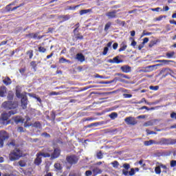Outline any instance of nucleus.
<instances>
[{
	"label": "nucleus",
	"mask_w": 176,
	"mask_h": 176,
	"mask_svg": "<svg viewBox=\"0 0 176 176\" xmlns=\"http://www.w3.org/2000/svg\"><path fill=\"white\" fill-rule=\"evenodd\" d=\"M38 52H41V53H45L46 52V49L43 47H39Z\"/></svg>",
	"instance_id": "nucleus-38"
},
{
	"label": "nucleus",
	"mask_w": 176,
	"mask_h": 176,
	"mask_svg": "<svg viewBox=\"0 0 176 176\" xmlns=\"http://www.w3.org/2000/svg\"><path fill=\"white\" fill-rule=\"evenodd\" d=\"M131 46H136L137 45V42H135V41L133 40L131 42Z\"/></svg>",
	"instance_id": "nucleus-57"
},
{
	"label": "nucleus",
	"mask_w": 176,
	"mask_h": 176,
	"mask_svg": "<svg viewBox=\"0 0 176 176\" xmlns=\"http://www.w3.org/2000/svg\"><path fill=\"white\" fill-rule=\"evenodd\" d=\"M91 12V10L88 9V10H82L80 11V16H83V14H87V13H90Z\"/></svg>",
	"instance_id": "nucleus-22"
},
{
	"label": "nucleus",
	"mask_w": 176,
	"mask_h": 176,
	"mask_svg": "<svg viewBox=\"0 0 176 176\" xmlns=\"http://www.w3.org/2000/svg\"><path fill=\"white\" fill-rule=\"evenodd\" d=\"M30 65L31 67H32L34 69V71H36V63H35V61H32L31 63H30Z\"/></svg>",
	"instance_id": "nucleus-37"
},
{
	"label": "nucleus",
	"mask_w": 176,
	"mask_h": 176,
	"mask_svg": "<svg viewBox=\"0 0 176 176\" xmlns=\"http://www.w3.org/2000/svg\"><path fill=\"white\" fill-rule=\"evenodd\" d=\"M163 64H157L153 65L147 66L146 68L147 69H149L150 71H153V69H157V67H162Z\"/></svg>",
	"instance_id": "nucleus-15"
},
{
	"label": "nucleus",
	"mask_w": 176,
	"mask_h": 176,
	"mask_svg": "<svg viewBox=\"0 0 176 176\" xmlns=\"http://www.w3.org/2000/svg\"><path fill=\"white\" fill-rule=\"evenodd\" d=\"M144 126L146 127H148V126H153V122L152 121H148L147 122L144 123Z\"/></svg>",
	"instance_id": "nucleus-33"
},
{
	"label": "nucleus",
	"mask_w": 176,
	"mask_h": 176,
	"mask_svg": "<svg viewBox=\"0 0 176 176\" xmlns=\"http://www.w3.org/2000/svg\"><path fill=\"white\" fill-rule=\"evenodd\" d=\"M58 95H60V93H58V92L53 91V92L50 93V96H58Z\"/></svg>",
	"instance_id": "nucleus-49"
},
{
	"label": "nucleus",
	"mask_w": 176,
	"mask_h": 176,
	"mask_svg": "<svg viewBox=\"0 0 176 176\" xmlns=\"http://www.w3.org/2000/svg\"><path fill=\"white\" fill-rule=\"evenodd\" d=\"M76 59L80 61V63H83L85 61V56L82 54H77L76 56Z\"/></svg>",
	"instance_id": "nucleus-16"
},
{
	"label": "nucleus",
	"mask_w": 176,
	"mask_h": 176,
	"mask_svg": "<svg viewBox=\"0 0 176 176\" xmlns=\"http://www.w3.org/2000/svg\"><path fill=\"white\" fill-rule=\"evenodd\" d=\"M3 107L6 108V109H16L17 107H19V104L17 102H4L3 103Z\"/></svg>",
	"instance_id": "nucleus-4"
},
{
	"label": "nucleus",
	"mask_w": 176,
	"mask_h": 176,
	"mask_svg": "<svg viewBox=\"0 0 176 176\" xmlns=\"http://www.w3.org/2000/svg\"><path fill=\"white\" fill-rule=\"evenodd\" d=\"M122 173L124 174V175L125 176H128L129 175V171L126 169H123L122 170Z\"/></svg>",
	"instance_id": "nucleus-47"
},
{
	"label": "nucleus",
	"mask_w": 176,
	"mask_h": 176,
	"mask_svg": "<svg viewBox=\"0 0 176 176\" xmlns=\"http://www.w3.org/2000/svg\"><path fill=\"white\" fill-rule=\"evenodd\" d=\"M28 36H29V38H34V39H36V38H38V34L31 33V34H28Z\"/></svg>",
	"instance_id": "nucleus-30"
},
{
	"label": "nucleus",
	"mask_w": 176,
	"mask_h": 176,
	"mask_svg": "<svg viewBox=\"0 0 176 176\" xmlns=\"http://www.w3.org/2000/svg\"><path fill=\"white\" fill-rule=\"evenodd\" d=\"M150 90H159V86H150L149 87Z\"/></svg>",
	"instance_id": "nucleus-36"
},
{
	"label": "nucleus",
	"mask_w": 176,
	"mask_h": 176,
	"mask_svg": "<svg viewBox=\"0 0 176 176\" xmlns=\"http://www.w3.org/2000/svg\"><path fill=\"white\" fill-rule=\"evenodd\" d=\"M160 144H171V140L170 139H162L160 140Z\"/></svg>",
	"instance_id": "nucleus-20"
},
{
	"label": "nucleus",
	"mask_w": 176,
	"mask_h": 176,
	"mask_svg": "<svg viewBox=\"0 0 176 176\" xmlns=\"http://www.w3.org/2000/svg\"><path fill=\"white\" fill-rule=\"evenodd\" d=\"M146 133H147V134H148V135H151V134H156V132L151 131H149V130H146Z\"/></svg>",
	"instance_id": "nucleus-54"
},
{
	"label": "nucleus",
	"mask_w": 176,
	"mask_h": 176,
	"mask_svg": "<svg viewBox=\"0 0 176 176\" xmlns=\"http://www.w3.org/2000/svg\"><path fill=\"white\" fill-rule=\"evenodd\" d=\"M121 71L124 72L125 74H129V72H131V67L127 65H124L120 67Z\"/></svg>",
	"instance_id": "nucleus-11"
},
{
	"label": "nucleus",
	"mask_w": 176,
	"mask_h": 176,
	"mask_svg": "<svg viewBox=\"0 0 176 176\" xmlns=\"http://www.w3.org/2000/svg\"><path fill=\"white\" fill-rule=\"evenodd\" d=\"M109 116L111 119H116L118 118V113H111Z\"/></svg>",
	"instance_id": "nucleus-26"
},
{
	"label": "nucleus",
	"mask_w": 176,
	"mask_h": 176,
	"mask_svg": "<svg viewBox=\"0 0 176 176\" xmlns=\"http://www.w3.org/2000/svg\"><path fill=\"white\" fill-rule=\"evenodd\" d=\"M28 104V102L27 101V96H23V98H21V106L23 109H25V108H27Z\"/></svg>",
	"instance_id": "nucleus-10"
},
{
	"label": "nucleus",
	"mask_w": 176,
	"mask_h": 176,
	"mask_svg": "<svg viewBox=\"0 0 176 176\" xmlns=\"http://www.w3.org/2000/svg\"><path fill=\"white\" fill-rule=\"evenodd\" d=\"M17 131H19V133H24V129L20 126L17 129Z\"/></svg>",
	"instance_id": "nucleus-48"
},
{
	"label": "nucleus",
	"mask_w": 176,
	"mask_h": 176,
	"mask_svg": "<svg viewBox=\"0 0 176 176\" xmlns=\"http://www.w3.org/2000/svg\"><path fill=\"white\" fill-rule=\"evenodd\" d=\"M160 168H164V170H167V166L166 165L164 164H160Z\"/></svg>",
	"instance_id": "nucleus-52"
},
{
	"label": "nucleus",
	"mask_w": 176,
	"mask_h": 176,
	"mask_svg": "<svg viewBox=\"0 0 176 176\" xmlns=\"http://www.w3.org/2000/svg\"><path fill=\"white\" fill-rule=\"evenodd\" d=\"M28 53H29L30 58H32V56H33L32 51H29Z\"/></svg>",
	"instance_id": "nucleus-58"
},
{
	"label": "nucleus",
	"mask_w": 176,
	"mask_h": 176,
	"mask_svg": "<svg viewBox=\"0 0 176 176\" xmlns=\"http://www.w3.org/2000/svg\"><path fill=\"white\" fill-rule=\"evenodd\" d=\"M42 135H44V137H50V135H49L47 133H42Z\"/></svg>",
	"instance_id": "nucleus-63"
},
{
	"label": "nucleus",
	"mask_w": 176,
	"mask_h": 176,
	"mask_svg": "<svg viewBox=\"0 0 176 176\" xmlns=\"http://www.w3.org/2000/svg\"><path fill=\"white\" fill-rule=\"evenodd\" d=\"M125 122L126 124H131L132 126L137 124V120H135V118L133 117H128L125 118Z\"/></svg>",
	"instance_id": "nucleus-7"
},
{
	"label": "nucleus",
	"mask_w": 176,
	"mask_h": 176,
	"mask_svg": "<svg viewBox=\"0 0 176 176\" xmlns=\"http://www.w3.org/2000/svg\"><path fill=\"white\" fill-rule=\"evenodd\" d=\"M59 63H61L62 64H64V63H67V59L64 58H61L59 60Z\"/></svg>",
	"instance_id": "nucleus-46"
},
{
	"label": "nucleus",
	"mask_w": 176,
	"mask_h": 176,
	"mask_svg": "<svg viewBox=\"0 0 176 176\" xmlns=\"http://www.w3.org/2000/svg\"><path fill=\"white\" fill-rule=\"evenodd\" d=\"M151 10L153 12H159V10H160V8H152Z\"/></svg>",
	"instance_id": "nucleus-56"
},
{
	"label": "nucleus",
	"mask_w": 176,
	"mask_h": 176,
	"mask_svg": "<svg viewBox=\"0 0 176 176\" xmlns=\"http://www.w3.org/2000/svg\"><path fill=\"white\" fill-rule=\"evenodd\" d=\"M170 24H175V25H176V21H174V20H170Z\"/></svg>",
	"instance_id": "nucleus-64"
},
{
	"label": "nucleus",
	"mask_w": 176,
	"mask_h": 176,
	"mask_svg": "<svg viewBox=\"0 0 176 176\" xmlns=\"http://www.w3.org/2000/svg\"><path fill=\"white\" fill-rule=\"evenodd\" d=\"M54 168L58 170V171L61 170L63 167H61V165L59 163H56L54 164Z\"/></svg>",
	"instance_id": "nucleus-28"
},
{
	"label": "nucleus",
	"mask_w": 176,
	"mask_h": 176,
	"mask_svg": "<svg viewBox=\"0 0 176 176\" xmlns=\"http://www.w3.org/2000/svg\"><path fill=\"white\" fill-rule=\"evenodd\" d=\"M111 165L114 168H118L119 167V162L118 161H114L111 162Z\"/></svg>",
	"instance_id": "nucleus-29"
},
{
	"label": "nucleus",
	"mask_w": 176,
	"mask_h": 176,
	"mask_svg": "<svg viewBox=\"0 0 176 176\" xmlns=\"http://www.w3.org/2000/svg\"><path fill=\"white\" fill-rule=\"evenodd\" d=\"M134 174H135V172L134 171V168H131V171L129 172V175L131 176L134 175Z\"/></svg>",
	"instance_id": "nucleus-44"
},
{
	"label": "nucleus",
	"mask_w": 176,
	"mask_h": 176,
	"mask_svg": "<svg viewBox=\"0 0 176 176\" xmlns=\"http://www.w3.org/2000/svg\"><path fill=\"white\" fill-rule=\"evenodd\" d=\"M111 46H112V42H109L107 44V47H105L104 48V50H103V52H102L103 56H107V53H108V50H109V47H111Z\"/></svg>",
	"instance_id": "nucleus-14"
},
{
	"label": "nucleus",
	"mask_w": 176,
	"mask_h": 176,
	"mask_svg": "<svg viewBox=\"0 0 176 176\" xmlns=\"http://www.w3.org/2000/svg\"><path fill=\"white\" fill-rule=\"evenodd\" d=\"M155 144V141L153 140H149V141H145L144 142V144L146 146H149V145H152Z\"/></svg>",
	"instance_id": "nucleus-24"
},
{
	"label": "nucleus",
	"mask_w": 176,
	"mask_h": 176,
	"mask_svg": "<svg viewBox=\"0 0 176 176\" xmlns=\"http://www.w3.org/2000/svg\"><path fill=\"white\" fill-rule=\"evenodd\" d=\"M6 43H8V41H2L0 43V46H3V45H6Z\"/></svg>",
	"instance_id": "nucleus-59"
},
{
	"label": "nucleus",
	"mask_w": 176,
	"mask_h": 176,
	"mask_svg": "<svg viewBox=\"0 0 176 176\" xmlns=\"http://www.w3.org/2000/svg\"><path fill=\"white\" fill-rule=\"evenodd\" d=\"M170 118H172V119H176V113H172L170 114Z\"/></svg>",
	"instance_id": "nucleus-53"
},
{
	"label": "nucleus",
	"mask_w": 176,
	"mask_h": 176,
	"mask_svg": "<svg viewBox=\"0 0 176 176\" xmlns=\"http://www.w3.org/2000/svg\"><path fill=\"white\" fill-rule=\"evenodd\" d=\"M19 164L21 167H25V162L24 161H19Z\"/></svg>",
	"instance_id": "nucleus-41"
},
{
	"label": "nucleus",
	"mask_w": 176,
	"mask_h": 176,
	"mask_svg": "<svg viewBox=\"0 0 176 176\" xmlns=\"http://www.w3.org/2000/svg\"><path fill=\"white\" fill-rule=\"evenodd\" d=\"M118 43H115L113 45V48L114 50H116V49H118Z\"/></svg>",
	"instance_id": "nucleus-51"
},
{
	"label": "nucleus",
	"mask_w": 176,
	"mask_h": 176,
	"mask_svg": "<svg viewBox=\"0 0 176 176\" xmlns=\"http://www.w3.org/2000/svg\"><path fill=\"white\" fill-rule=\"evenodd\" d=\"M126 49H127V45H122L120 49H119V52H124V50H126Z\"/></svg>",
	"instance_id": "nucleus-35"
},
{
	"label": "nucleus",
	"mask_w": 176,
	"mask_h": 176,
	"mask_svg": "<svg viewBox=\"0 0 176 176\" xmlns=\"http://www.w3.org/2000/svg\"><path fill=\"white\" fill-rule=\"evenodd\" d=\"M91 174H93V172H91V170H87L85 172V175L86 176H90V175H91Z\"/></svg>",
	"instance_id": "nucleus-45"
},
{
	"label": "nucleus",
	"mask_w": 176,
	"mask_h": 176,
	"mask_svg": "<svg viewBox=\"0 0 176 176\" xmlns=\"http://www.w3.org/2000/svg\"><path fill=\"white\" fill-rule=\"evenodd\" d=\"M148 42H149V38H144V40H143V45H145V43H148Z\"/></svg>",
	"instance_id": "nucleus-50"
},
{
	"label": "nucleus",
	"mask_w": 176,
	"mask_h": 176,
	"mask_svg": "<svg viewBox=\"0 0 176 176\" xmlns=\"http://www.w3.org/2000/svg\"><path fill=\"white\" fill-rule=\"evenodd\" d=\"M116 75H117V76H122V78H124L125 79H130V78H129V76H127L124 74H120V73H118Z\"/></svg>",
	"instance_id": "nucleus-34"
},
{
	"label": "nucleus",
	"mask_w": 176,
	"mask_h": 176,
	"mask_svg": "<svg viewBox=\"0 0 176 176\" xmlns=\"http://www.w3.org/2000/svg\"><path fill=\"white\" fill-rule=\"evenodd\" d=\"M131 35L132 36H135V31H134V30L131 31Z\"/></svg>",
	"instance_id": "nucleus-62"
},
{
	"label": "nucleus",
	"mask_w": 176,
	"mask_h": 176,
	"mask_svg": "<svg viewBox=\"0 0 176 176\" xmlns=\"http://www.w3.org/2000/svg\"><path fill=\"white\" fill-rule=\"evenodd\" d=\"M9 140V133L5 131H0V148L3 146V141Z\"/></svg>",
	"instance_id": "nucleus-5"
},
{
	"label": "nucleus",
	"mask_w": 176,
	"mask_h": 176,
	"mask_svg": "<svg viewBox=\"0 0 176 176\" xmlns=\"http://www.w3.org/2000/svg\"><path fill=\"white\" fill-rule=\"evenodd\" d=\"M9 146H14V141H12L8 144Z\"/></svg>",
	"instance_id": "nucleus-55"
},
{
	"label": "nucleus",
	"mask_w": 176,
	"mask_h": 176,
	"mask_svg": "<svg viewBox=\"0 0 176 176\" xmlns=\"http://www.w3.org/2000/svg\"><path fill=\"white\" fill-rule=\"evenodd\" d=\"M97 157H98V159H102L103 155H102V153H101V151H99L97 153Z\"/></svg>",
	"instance_id": "nucleus-40"
},
{
	"label": "nucleus",
	"mask_w": 176,
	"mask_h": 176,
	"mask_svg": "<svg viewBox=\"0 0 176 176\" xmlns=\"http://www.w3.org/2000/svg\"><path fill=\"white\" fill-rule=\"evenodd\" d=\"M16 96L18 98H23V97L25 96V95L21 94V87L17 86L16 87Z\"/></svg>",
	"instance_id": "nucleus-9"
},
{
	"label": "nucleus",
	"mask_w": 176,
	"mask_h": 176,
	"mask_svg": "<svg viewBox=\"0 0 176 176\" xmlns=\"http://www.w3.org/2000/svg\"><path fill=\"white\" fill-rule=\"evenodd\" d=\"M3 82L4 85L8 86V85H10L12 83V80H10L9 77H6L3 80Z\"/></svg>",
	"instance_id": "nucleus-19"
},
{
	"label": "nucleus",
	"mask_w": 176,
	"mask_h": 176,
	"mask_svg": "<svg viewBox=\"0 0 176 176\" xmlns=\"http://www.w3.org/2000/svg\"><path fill=\"white\" fill-rule=\"evenodd\" d=\"M137 119H145V116H139L137 117Z\"/></svg>",
	"instance_id": "nucleus-61"
},
{
	"label": "nucleus",
	"mask_w": 176,
	"mask_h": 176,
	"mask_svg": "<svg viewBox=\"0 0 176 176\" xmlns=\"http://www.w3.org/2000/svg\"><path fill=\"white\" fill-rule=\"evenodd\" d=\"M78 157L72 155L67 157V162H69V164H76L78 163Z\"/></svg>",
	"instance_id": "nucleus-6"
},
{
	"label": "nucleus",
	"mask_w": 176,
	"mask_h": 176,
	"mask_svg": "<svg viewBox=\"0 0 176 176\" xmlns=\"http://www.w3.org/2000/svg\"><path fill=\"white\" fill-rule=\"evenodd\" d=\"M6 96V87H0V97H5Z\"/></svg>",
	"instance_id": "nucleus-17"
},
{
	"label": "nucleus",
	"mask_w": 176,
	"mask_h": 176,
	"mask_svg": "<svg viewBox=\"0 0 176 176\" xmlns=\"http://www.w3.org/2000/svg\"><path fill=\"white\" fill-rule=\"evenodd\" d=\"M21 156V151L20 149L15 148L14 151H11L9 155V159L12 162L14 160H19Z\"/></svg>",
	"instance_id": "nucleus-2"
},
{
	"label": "nucleus",
	"mask_w": 176,
	"mask_h": 176,
	"mask_svg": "<svg viewBox=\"0 0 176 176\" xmlns=\"http://www.w3.org/2000/svg\"><path fill=\"white\" fill-rule=\"evenodd\" d=\"M36 158L34 160V164L39 166L42 163V156L43 157H50V154L49 153L41 152L36 155Z\"/></svg>",
	"instance_id": "nucleus-3"
},
{
	"label": "nucleus",
	"mask_w": 176,
	"mask_h": 176,
	"mask_svg": "<svg viewBox=\"0 0 176 176\" xmlns=\"http://www.w3.org/2000/svg\"><path fill=\"white\" fill-rule=\"evenodd\" d=\"M113 61L116 64H120V63H122V61L119 59V56L114 57Z\"/></svg>",
	"instance_id": "nucleus-23"
},
{
	"label": "nucleus",
	"mask_w": 176,
	"mask_h": 176,
	"mask_svg": "<svg viewBox=\"0 0 176 176\" xmlns=\"http://www.w3.org/2000/svg\"><path fill=\"white\" fill-rule=\"evenodd\" d=\"M155 173H157L158 175H160V173H162V170L160 169V166L155 167Z\"/></svg>",
	"instance_id": "nucleus-31"
},
{
	"label": "nucleus",
	"mask_w": 176,
	"mask_h": 176,
	"mask_svg": "<svg viewBox=\"0 0 176 176\" xmlns=\"http://www.w3.org/2000/svg\"><path fill=\"white\" fill-rule=\"evenodd\" d=\"M17 113V110H12L9 111L8 113H3L1 116L0 122L2 124L5 126L9 124L10 122H9V117L12 116V115H16Z\"/></svg>",
	"instance_id": "nucleus-1"
},
{
	"label": "nucleus",
	"mask_w": 176,
	"mask_h": 176,
	"mask_svg": "<svg viewBox=\"0 0 176 176\" xmlns=\"http://www.w3.org/2000/svg\"><path fill=\"white\" fill-rule=\"evenodd\" d=\"M175 54V52H168L166 54V57L168 58H172V57H174V55Z\"/></svg>",
	"instance_id": "nucleus-25"
},
{
	"label": "nucleus",
	"mask_w": 176,
	"mask_h": 176,
	"mask_svg": "<svg viewBox=\"0 0 176 176\" xmlns=\"http://www.w3.org/2000/svg\"><path fill=\"white\" fill-rule=\"evenodd\" d=\"M15 122H16V123H23L24 122V119H23L21 117H19L15 120Z\"/></svg>",
	"instance_id": "nucleus-32"
},
{
	"label": "nucleus",
	"mask_w": 176,
	"mask_h": 176,
	"mask_svg": "<svg viewBox=\"0 0 176 176\" xmlns=\"http://www.w3.org/2000/svg\"><path fill=\"white\" fill-rule=\"evenodd\" d=\"M171 60H155V63H164V64H167V63H171Z\"/></svg>",
	"instance_id": "nucleus-27"
},
{
	"label": "nucleus",
	"mask_w": 176,
	"mask_h": 176,
	"mask_svg": "<svg viewBox=\"0 0 176 176\" xmlns=\"http://www.w3.org/2000/svg\"><path fill=\"white\" fill-rule=\"evenodd\" d=\"M123 167H124V168H125V170H129V168H130V164H123Z\"/></svg>",
	"instance_id": "nucleus-43"
},
{
	"label": "nucleus",
	"mask_w": 176,
	"mask_h": 176,
	"mask_svg": "<svg viewBox=\"0 0 176 176\" xmlns=\"http://www.w3.org/2000/svg\"><path fill=\"white\" fill-rule=\"evenodd\" d=\"M106 16L108 17V19H116V11H111L106 13Z\"/></svg>",
	"instance_id": "nucleus-12"
},
{
	"label": "nucleus",
	"mask_w": 176,
	"mask_h": 176,
	"mask_svg": "<svg viewBox=\"0 0 176 176\" xmlns=\"http://www.w3.org/2000/svg\"><path fill=\"white\" fill-rule=\"evenodd\" d=\"M60 156V150L58 148H55L54 153L51 155V159H56Z\"/></svg>",
	"instance_id": "nucleus-13"
},
{
	"label": "nucleus",
	"mask_w": 176,
	"mask_h": 176,
	"mask_svg": "<svg viewBox=\"0 0 176 176\" xmlns=\"http://www.w3.org/2000/svg\"><path fill=\"white\" fill-rule=\"evenodd\" d=\"M109 27H111V23H107L104 26V31L109 30Z\"/></svg>",
	"instance_id": "nucleus-39"
},
{
	"label": "nucleus",
	"mask_w": 176,
	"mask_h": 176,
	"mask_svg": "<svg viewBox=\"0 0 176 176\" xmlns=\"http://www.w3.org/2000/svg\"><path fill=\"white\" fill-rule=\"evenodd\" d=\"M32 126V127H36V129H41L42 126L39 122H36L34 124H27V123L24 124V127H30Z\"/></svg>",
	"instance_id": "nucleus-8"
},
{
	"label": "nucleus",
	"mask_w": 176,
	"mask_h": 176,
	"mask_svg": "<svg viewBox=\"0 0 176 176\" xmlns=\"http://www.w3.org/2000/svg\"><path fill=\"white\" fill-rule=\"evenodd\" d=\"M144 35H152V33H151V32L145 33V32H143L142 36H144Z\"/></svg>",
	"instance_id": "nucleus-60"
},
{
	"label": "nucleus",
	"mask_w": 176,
	"mask_h": 176,
	"mask_svg": "<svg viewBox=\"0 0 176 176\" xmlns=\"http://www.w3.org/2000/svg\"><path fill=\"white\" fill-rule=\"evenodd\" d=\"M168 71H170V69L168 68H163L160 72V75H162L163 74H166L164 76V78H166V76H167V75H168Z\"/></svg>",
	"instance_id": "nucleus-18"
},
{
	"label": "nucleus",
	"mask_w": 176,
	"mask_h": 176,
	"mask_svg": "<svg viewBox=\"0 0 176 176\" xmlns=\"http://www.w3.org/2000/svg\"><path fill=\"white\" fill-rule=\"evenodd\" d=\"M92 171L94 175H97V174H101V173H102V170L99 168H94Z\"/></svg>",
	"instance_id": "nucleus-21"
},
{
	"label": "nucleus",
	"mask_w": 176,
	"mask_h": 176,
	"mask_svg": "<svg viewBox=\"0 0 176 176\" xmlns=\"http://www.w3.org/2000/svg\"><path fill=\"white\" fill-rule=\"evenodd\" d=\"M176 166V160L170 161V167H175Z\"/></svg>",
	"instance_id": "nucleus-42"
}]
</instances>
